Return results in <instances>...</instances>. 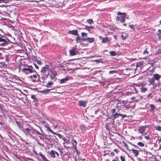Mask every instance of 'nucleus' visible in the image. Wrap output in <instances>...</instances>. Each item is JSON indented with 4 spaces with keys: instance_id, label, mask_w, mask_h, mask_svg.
Returning <instances> with one entry per match:
<instances>
[{
    "instance_id": "26",
    "label": "nucleus",
    "mask_w": 161,
    "mask_h": 161,
    "mask_svg": "<svg viewBox=\"0 0 161 161\" xmlns=\"http://www.w3.org/2000/svg\"><path fill=\"white\" fill-rule=\"evenodd\" d=\"M94 27L93 26H88L87 25H86L85 27L84 28H83V29H86L88 31H90L91 29H94Z\"/></svg>"
},
{
    "instance_id": "40",
    "label": "nucleus",
    "mask_w": 161,
    "mask_h": 161,
    "mask_svg": "<svg viewBox=\"0 0 161 161\" xmlns=\"http://www.w3.org/2000/svg\"><path fill=\"white\" fill-rule=\"evenodd\" d=\"M102 59H96V60H95L94 61L95 62H97V63H101L102 62Z\"/></svg>"
},
{
    "instance_id": "9",
    "label": "nucleus",
    "mask_w": 161,
    "mask_h": 161,
    "mask_svg": "<svg viewBox=\"0 0 161 161\" xmlns=\"http://www.w3.org/2000/svg\"><path fill=\"white\" fill-rule=\"evenodd\" d=\"M23 71L26 74H28L29 73H32L34 72V71L30 68H23Z\"/></svg>"
},
{
    "instance_id": "41",
    "label": "nucleus",
    "mask_w": 161,
    "mask_h": 161,
    "mask_svg": "<svg viewBox=\"0 0 161 161\" xmlns=\"http://www.w3.org/2000/svg\"><path fill=\"white\" fill-rule=\"evenodd\" d=\"M111 112L112 115H113L114 114L116 113H117L118 111L116 112V110L115 109H113L111 110Z\"/></svg>"
},
{
    "instance_id": "54",
    "label": "nucleus",
    "mask_w": 161,
    "mask_h": 161,
    "mask_svg": "<svg viewBox=\"0 0 161 161\" xmlns=\"http://www.w3.org/2000/svg\"><path fill=\"white\" fill-rule=\"evenodd\" d=\"M156 102H158L160 103H161V98H159L158 100H157Z\"/></svg>"
},
{
    "instance_id": "21",
    "label": "nucleus",
    "mask_w": 161,
    "mask_h": 161,
    "mask_svg": "<svg viewBox=\"0 0 161 161\" xmlns=\"http://www.w3.org/2000/svg\"><path fill=\"white\" fill-rule=\"evenodd\" d=\"M52 89H44L43 90L41 91L40 92L41 93H43L45 94H47L50 92V91Z\"/></svg>"
},
{
    "instance_id": "34",
    "label": "nucleus",
    "mask_w": 161,
    "mask_h": 161,
    "mask_svg": "<svg viewBox=\"0 0 161 161\" xmlns=\"http://www.w3.org/2000/svg\"><path fill=\"white\" fill-rule=\"evenodd\" d=\"M85 126L84 125H80V128L81 130H85Z\"/></svg>"
},
{
    "instance_id": "8",
    "label": "nucleus",
    "mask_w": 161,
    "mask_h": 161,
    "mask_svg": "<svg viewBox=\"0 0 161 161\" xmlns=\"http://www.w3.org/2000/svg\"><path fill=\"white\" fill-rule=\"evenodd\" d=\"M83 41H87V42L88 43H92L95 41V38L94 37H86L84 39H82Z\"/></svg>"
},
{
    "instance_id": "39",
    "label": "nucleus",
    "mask_w": 161,
    "mask_h": 161,
    "mask_svg": "<svg viewBox=\"0 0 161 161\" xmlns=\"http://www.w3.org/2000/svg\"><path fill=\"white\" fill-rule=\"evenodd\" d=\"M81 35L83 37L84 36L87 37V33L83 32L81 33Z\"/></svg>"
},
{
    "instance_id": "24",
    "label": "nucleus",
    "mask_w": 161,
    "mask_h": 161,
    "mask_svg": "<svg viewBox=\"0 0 161 161\" xmlns=\"http://www.w3.org/2000/svg\"><path fill=\"white\" fill-rule=\"evenodd\" d=\"M132 153L135 157H136L139 154V152L137 150L132 149H131Z\"/></svg>"
},
{
    "instance_id": "46",
    "label": "nucleus",
    "mask_w": 161,
    "mask_h": 161,
    "mask_svg": "<svg viewBox=\"0 0 161 161\" xmlns=\"http://www.w3.org/2000/svg\"><path fill=\"white\" fill-rule=\"evenodd\" d=\"M116 71L115 70H111L109 72V74H113L116 73Z\"/></svg>"
},
{
    "instance_id": "62",
    "label": "nucleus",
    "mask_w": 161,
    "mask_h": 161,
    "mask_svg": "<svg viewBox=\"0 0 161 161\" xmlns=\"http://www.w3.org/2000/svg\"><path fill=\"white\" fill-rule=\"evenodd\" d=\"M37 63L38 64H41V61L39 60H38L37 61Z\"/></svg>"
},
{
    "instance_id": "35",
    "label": "nucleus",
    "mask_w": 161,
    "mask_h": 161,
    "mask_svg": "<svg viewBox=\"0 0 161 161\" xmlns=\"http://www.w3.org/2000/svg\"><path fill=\"white\" fill-rule=\"evenodd\" d=\"M110 54L111 56H114L116 55V52L114 51H111L110 52Z\"/></svg>"
},
{
    "instance_id": "30",
    "label": "nucleus",
    "mask_w": 161,
    "mask_h": 161,
    "mask_svg": "<svg viewBox=\"0 0 161 161\" xmlns=\"http://www.w3.org/2000/svg\"><path fill=\"white\" fill-rule=\"evenodd\" d=\"M53 82L49 81L47 83V85H46V86L48 88L50 87L51 86H52L53 85Z\"/></svg>"
},
{
    "instance_id": "49",
    "label": "nucleus",
    "mask_w": 161,
    "mask_h": 161,
    "mask_svg": "<svg viewBox=\"0 0 161 161\" xmlns=\"http://www.w3.org/2000/svg\"><path fill=\"white\" fill-rule=\"evenodd\" d=\"M143 53L144 54H147V55H148V52L147 51V49H146L145 51Z\"/></svg>"
},
{
    "instance_id": "57",
    "label": "nucleus",
    "mask_w": 161,
    "mask_h": 161,
    "mask_svg": "<svg viewBox=\"0 0 161 161\" xmlns=\"http://www.w3.org/2000/svg\"><path fill=\"white\" fill-rule=\"evenodd\" d=\"M49 73H48L47 74H46L44 76H45V78L46 79L48 77V76L49 75Z\"/></svg>"
},
{
    "instance_id": "59",
    "label": "nucleus",
    "mask_w": 161,
    "mask_h": 161,
    "mask_svg": "<svg viewBox=\"0 0 161 161\" xmlns=\"http://www.w3.org/2000/svg\"><path fill=\"white\" fill-rule=\"evenodd\" d=\"M110 155L111 156L113 157L114 156V153L112 152L111 153Z\"/></svg>"
},
{
    "instance_id": "53",
    "label": "nucleus",
    "mask_w": 161,
    "mask_h": 161,
    "mask_svg": "<svg viewBox=\"0 0 161 161\" xmlns=\"http://www.w3.org/2000/svg\"><path fill=\"white\" fill-rule=\"evenodd\" d=\"M5 57L6 58L5 59L6 61L8 60V55H5Z\"/></svg>"
},
{
    "instance_id": "2",
    "label": "nucleus",
    "mask_w": 161,
    "mask_h": 161,
    "mask_svg": "<svg viewBox=\"0 0 161 161\" xmlns=\"http://www.w3.org/2000/svg\"><path fill=\"white\" fill-rule=\"evenodd\" d=\"M11 42L6 37L1 36H0V46L5 47L10 45Z\"/></svg>"
},
{
    "instance_id": "13",
    "label": "nucleus",
    "mask_w": 161,
    "mask_h": 161,
    "mask_svg": "<svg viewBox=\"0 0 161 161\" xmlns=\"http://www.w3.org/2000/svg\"><path fill=\"white\" fill-rule=\"evenodd\" d=\"M87 102L86 101L80 100L78 102V104L80 106L85 107Z\"/></svg>"
},
{
    "instance_id": "28",
    "label": "nucleus",
    "mask_w": 161,
    "mask_h": 161,
    "mask_svg": "<svg viewBox=\"0 0 161 161\" xmlns=\"http://www.w3.org/2000/svg\"><path fill=\"white\" fill-rule=\"evenodd\" d=\"M109 41V39L108 37L107 36L103 38L102 40V42L103 43H107Z\"/></svg>"
},
{
    "instance_id": "18",
    "label": "nucleus",
    "mask_w": 161,
    "mask_h": 161,
    "mask_svg": "<svg viewBox=\"0 0 161 161\" xmlns=\"http://www.w3.org/2000/svg\"><path fill=\"white\" fill-rule=\"evenodd\" d=\"M15 122L16 123L17 125L19 128V129H20L21 130H22L24 127V126H23V124L20 122H19L16 121H15Z\"/></svg>"
},
{
    "instance_id": "50",
    "label": "nucleus",
    "mask_w": 161,
    "mask_h": 161,
    "mask_svg": "<svg viewBox=\"0 0 161 161\" xmlns=\"http://www.w3.org/2000/svg\"><path fill=\"white\" fill-rule=\"evenodd\" d=\"M133 103L134 104L131 105V108H134L135 107L136 104L135 103V102H134V101L132 102L131 101V103Z\"/></svg>"
},
{
    "instance_id": "11",
    "label": "nucleus",
    "mask_w": 161,
    "mask_h": 161,
    "mask_svg": "<svg viewBox=\"0 0 161 161\" xmlns=\"http://www.w3.org/2000/svg\"><path fill=\"white\" fill-rule=\"evenodd\" d=\"M48 70H49V66L48 65H46L45 66L42 68L41 72L44 74H46L47 71Z\"/></svg>"
},
{
    "instance_id": "16",
    "label": "nucleus",
    "mask_w": 161,
    "mask_h": 161,
    "mask_svg": "<svg viewBox=\"0 0 161 161\" xmlns=\"http://www.w3.org/2000/svg\"><path fill=\"white\" fill-rule=\"evenodd\" d=\"M71 143L74 150H76L77 151L78 150L76 148V145L77 144L76 141L74 139H72L71 140Z\"/></svg>"
},
{
    "instance_id": "25",
    "label": "nucleus",
    "mask_w": 161,
    "mask_h": 161,
    "mask_svg": "<svg viewBox=\"0 0 161 161\" xmlns=\"http://www.w3.org/2000/svg\"><path fill=\"white\" fill-rule=\"evenodd\" d=\"M58 150L60 151V155L61 156H62L61 158L62 159H63V160H64V156H64V152L63 151V149L62 148H58Z\"/></svg>"
},
{
    "instance_id": "52",
    "label": "nucleus",
    "mask_w": 161,
    "mask_h": 161,
    "mask_svg": "<svg viewBox=\"0 0 161 161\" xmlns=\"http://www.w3.org/2000/svg\"><path fill=\"white\" fill-rule=\"evenodd\" d=\"M145 138L146 139H147V140H148V139H150L149 136V135H147V136H145Z\"/></svg>"
},
{
    "instance_id": "37",
    "label": "nucleus",
    "mask_w": 161,
    "mask_h": 161,
    "mask_svg": "<svg viewBox=\"0 0 161 161\" xmlns=\"http://www.w3.org/2000/svg\"><path fill=\"white\" fill-rule=\"evenodd\" d=\"M9 2L8 0H0V3H6Z\"/></svg>"
},
{
    "instance_id": "55",
    "label": "nucleus",
    "mask_w": 161,
    "mask_h": 161,
    "mask_svg": "<svg viewBox=\"0 0 161 161\" xmlns=\"http://www.w3.org/2000/svg\"><path fill=\"white\" fill-rule=\"evenodd\" d=\"M34 65H35V67L36 69H39V67L36 64H34Z\"/></svg>"
},
{
    "instance_id": "3",
    "label": "nucleus",
    "mask_w": 161,
    "mask_h": 161,
    "mask_svg": "<svg viewBox=\"0 0 161 161\" xmlns=\"http://www.w3.org/2000/svg\"><path fill=\"white\" fill-rule=\"evenodd\" d=\"M32 127L30 125L27 124L24 126L23 129L22 131L23 132L25 135H29L31 137L33 138L31 134Z\"/></svg>"
},
{
    "instance_id": "58",
    "label": "nucleus",
    "mask_w": 161,
    "mask_h": 161,
    "mask_svg": "<svg viewBox=\"0 0 161 161\" xmlns=\"http://www.w3.org/2000/svg\"><path fill=\"white\" fill-rule=\"evenodd\" d=\"M37 155H40L41 157H42V155H43V154L41 152H39V154H37Z\"/></svg>"
},
{
    "instance_id": "7",
    "label": "nucleus",
    "mask_w": 161,
    "mask_h": 161,
    "mask_svg": "<svg viewBox=\"0 0 161 161\" xmlns=\"http://www.w3.org/2000/svg\"><path fill=\"white\" fill-rule=\"evenodd\" d=\"M127 103L126 102V101H119L118 102V103H117L118 106L120 107L121 106H125L126 108H129L130 107V106H128L126 104Z\"/></svg>"
},
{
    "instance_id": "51",
    "label": "nucleus",
    "mask_w": 161,
    "mask_h": 161,
    "mask_svg": "<svg viewBox=\"0 0 161 161\" xmlns=\"http://www.w3.org/2000/svg\"><path fill=\"white\" fill-rule=\"evenodd\" d=\"M120 158L121 161H125V158L122 156L120 157Z\"/></svg>"
},
{
    "instance_id": "29",
    "label": "nucleus",
    "mask_w": 161,
    "mask_h": 161,
    "mask_svg": "<svg viewBox=\"0 0 161 161\" xmlns=\"http://www.w3.org/2000/svg\"><path fill=\"white\" fill-rule=\"evenodd\" d=\"M137 91L136 88L131 85V94H135L137 93Z\"/></svg>"
},
{
    "instance_id": "6",
    "label": "nucleus",
    "mask_w": 161,
    "mask_h": 161,
    "mask_svg": "<svg viewBox=\"0 0 161 161\" xmlns=\"http://www.w3.org/2000/svg\"><path fill=\"white\" fill-rule=\"evenodd\" d=\"M57 75V73L56 71L53 70H51L49 73V76H50V79L52 80L56 81L57 79L56 77Z\"/></svg>"
},
{
    "instance_id": "48",
    "label": "nucleus",
    "mask_w": 161,
    "mask_h": 161,
    "mask_svg": "<svg viewBox=\"0 0 161 161\" xmlns=\"http://www.w3.org/2000/svg\"><path fill=\"white\" fill-rule=\"evenodd\" d=\"M56 134L60 138H63V137L62 136V135L60 134H57L55 133V134Z\"/></svg>"
},
{
    "instance_id": "56",
    "label": "nucleus",
    "mask_w": 161,
    "mask_h": 161,
    "mask_svg": "<svg viewBox=\"0 0 161 161\" xmlns=\"http://www.w3.org/2000/svg\"><path fill=\"white\" fill-rule=\"evenodd\" d=\"M114 152H116V153H118L119 152V151L117 150V149H115L114 150Z\"/></svg>"
},
{
    "instance_id": "5",
    "label": "nucleus",
    "mask_w": 161,
    "mask_h": 161,
    "mask_svg": "<svg viewBox=\"0 0 161 161\" xmlns=\"http://www.w3.org/2000/svg\"><path fill=\"white\" fill-rule=\"evenodd\" d=\"M144 64L143 61L136 63V64H133L131 65V73H135L136 72V69L138 67H141Z\"/></svg>"
},
{
    "instance_id": "45",
    "label": "nucleus",
    "mask_w": 161,
    "mask_h": 161,
    "mask_svg": "<svg viewBox=\"0 0 161 161\" xmlns=\"http://www.w3.org/2000/svg\"><path fill=\"white\" fill-rule=\"evenodd\" d=\"M147 97H149L151 98H152L153 97V96L152 93H149L147 96Z\"/></svg>"
},
{
    "instance_id": "19",
    "label": "nucleus",
    "mask_w": 161,
    "mask_h": 161,
    "mask_svg": "<svg viewBox=\"0 0 161 161\" xmlns=\"http://www.w3.org/2000/svg\"><path fill=\"white\" fill-rule=\"evenodd\" d=\"M68 33L70 34H72L75 36L78 35V31L76 30H73L72 31H69Z\"/></svg>"
},
{
    "instance_id": "33",
    "label": "nucleus",
    "mask_w": 161,
    "mask_h": 161,
    "mask_svg": "<svg viewBox=\"0 0 161 161\" xmlns=\"http://www.w3.org/2000/svg\"><path fill=\"white\" fill-rule=\"evenodd\" d=\"M86 22H87L89 24H91L93 22V20L92 19H87L86 20Z\"/></svg>"
},
{
    "instance_id": "23",
    "label": "nucleus",
    "mask_w": 161,
    "mask_h": 161,
    "mask_svg": "<svg viewBox=\"0 0 161 161\" xmlns=\"http://www.w3.org/2000/svg\"><path fill=\"white\" fill-rule=\"evenodd\" d=\"M49 155L52 158H56V156H55V151L53 150H51L49 153Z\"/></svg>"
},
{
    "instance_id": "36",
    "label": "nucleus",
    "mask_w": 161,
    "mask_h": 161,
    "mask_svg": "<svg viewBox=\"0 0 161 161\" xmlns=\"http://www.w3.org/2000/svg\"><path fill=\"white\" fill-rule=\"evenodd\" d=\"M147 89L145 87H142L141 88V90L142 92H144L147 90Z\"/></svg>"
},
{
    "instance_id": "14",
    "label": "nucleus",
    "mask_w": 161,
    "mask_h": 161,
    "mask_svg": "<svg viewBox=\"0 0 161 161\" xmlns=\"http://www.w3.org/2000/svg\"><path fill=\"white\" fill-rule=\"evenodd\" d=\"M70 55L71 56H74L77 54L78 52L75 50V48H73L69 50Z\"/></svg>"
},
{
    "instance_id": "20",
    "label": "nucleus",
    "mask_w": 161,
    "mask_h": 161,
    "mask_svg": "<svg viewBox=\"0 0 161 161\" xmlns=\"http://www.w3.org/2000/svg\"><path fill=\"white\" fill-rule=\"evenodd\" d=\"M31 133L34 134H37V135H42V134L41 133H40L37 130L34 129L33 127H32V130H31Z\"/></svg>"
},
{
    "instance_id": "60",
    "label": "nucleus",
    "mask_w": 161,
    "mask_h": 161,
    "mask_svg": "<svg viewBox=\"0 0 161 161\" xmlns=\"http://www.w3.org/2000/svg\"><path fill=\"white\" fill-rule=\"evenodd\" d=\"M100 109H97V110L95 111V114H97V113L99 111Z\"/></svg>"
},
{
    "instance_id": "17",
    "label": "nucleus",
    "mask_w": 161,
    "mask_h": 161,
    "mask_svg": "<svg viewBox=\"0 0 161 161\" xmlns=\"http://www.w3.org/2000/svg\"><path fill=\"white\" fill-rule=\"evenodd\" d=\"M120 116V114L118 112L114 114L112 116V119L114 120L116 119L117 118H119Z\"/></svg>"
},
{
    "instance_id": "38",
    "label": "nucleus",
    "mask_w": 161,
    "mask_h": 161,
    "mask_svg": "<svg viewBox=\"0 0 161 161\" xmlns=\"http://www.w3.org/2000/svg\"><path fill=\"white\" fill-rule=\"evenodd\" d=\"M138 145L141 147H143L144 146V144L141 142H139L137 143Z\"/></svg>"
},
{
    "instance_id": "44",
    "label": "nucleus",
    "mask_w": 161,
    "mask_h": 161,
    "mask_svg": "<svg viewBox=\"0 0 161 161\" xmlns=\"http://www.w3.org/2000/svg\"><path fill=\"white\" fill-rule=\"evenodd\" d=\"M120 116L121 117V119H123L125 117H127V115L125 114H120Z\"/></svg>"
},
{
    "instance_id": "27",
    "label": "nucleus",
    "mask_w": 161,
    "mask_h": 161,
    "mask_svg": "<svg viewBox=\"0 0 161 161\" xmlns=\"http://www.w3.org/2000/svg\"><path fill=\"white\" fill-rule=\"evenodd\" d=\"M69 80L68 76H66L64 78L60 80V83H63Z\"/></svg>"
},
{
    "instance_id": "64",
    "label": "nucleus",
    "mask_w": 161,
    "mask_h": 161,
    "mask_svg": "<svg viewBox=\"0 0 161 161\" xmlns=\"http://www.w3.org/2000/svg\"><path fill=\"white\" fill-rule=\"evenodd\" d=\"M81 160H82L83 161H87V160L85 158H83V159L81 158Z\"/></svg>"
},
{
    "instance_id": "63",
    "label": "nucleus",
    "mask_w": 161,
    "mask_h": 161,
    "mask_svg": "<svg viewBox=\"0 0 161 161\" xmlns=\"http://www.w3.org/2000/svg\"><path fill=\"white\" fill-rule=\"evenodd\" d=\"M41 78L43 80H45V79H46V78H45V76H42L41 77Z\"/></svg>"
},
{
    "instance_id": "22",
    "label": "nucleus",
    "mask_w": 161,
    "mask_h": 161,
    "mask_svg": "<svg viewBox=\"0 0 161 161\" xmlns=\"http://www.w3.org/2000/svg\"><path fill=\"white\" fill-rule=\"evenodd\" d=\"M77 36V37L76 38V42L80 43L82 41H83V40H82L83 39H84L85 38H81L80 36L78 35H76Z\"/></svg>"
},
{
    "instance_id": "42",
    "label": "nucleus",
    "mask_w": 161,
    "mask_h": 161,
    "mask_svg": "<svg viewBox=\"0 0 161 161\" xmlns=\"http://www.w3.org/2000/svg\"><path fill=\"white\" fill-rule=\"evenodd\" d=\"M155 129L159 131H161V127L160 126H157L155 127Z\"/></svg>"
},
{
    "instance_id": "15",
    "label": "nucleus",
    "mask_w": 161,
    "mask_h": 161,
    "mask_svg": "<svg viewBox=\"0 0 161 161\" xmlns=\"http://www.w3.org/2000/svg\"><path fill=\"white\" fill-rule=\"evenodd\" d=\"M147 126L146 125L145 126H141L139 127L138 130L141 133L143 134V132H144L145 129L147 128Z\"/></svg>"
},
{
    "instance_id": "32",
    "label": "nucleus",
    "mask_w": 161,
    "mask_h": 161,
    "mask_svg": "<svg viewBox=\"0 0 161 161\" xmlns=\"http://www.w3.org/2000/svg\"><path fill=\"white\" fill-rule=\"evenodd\" d=\"M150 107L151 108V110L152 111H154L155 110V107L153 104H151L150 105Z\"/></svg>"
},
{
    "instance_id": "1",
    "label": "nucleus",
    "mask_w": 161,
    "mask_h": 161,
    "mask_svg": "<svg viewBox=\"0 0 161 161\" xmlns=\"http://www.w3.org/2000/svg\"><path fill=\"white\" fill-rule=\"evenodd\" d=\"M161 78V75L158 74H154L153 75V77L149 79L148 82L150 85H153V86L155 85V80L159 81V80Z\"/></svg>"
},
{
    "instance_id": "61",
    "label": "nucleus",
    "mask_w": 161,
    "mask_h": 161,
    "mask_svg": "<svg viewBox=\"0 0 161 161\" xmlns=\"http://www.w3.org/2000/svg\"><path fill=\"white\" fill-rule=\"evenodd\" d=\"M55 154H56L58 157L59 156V154L57 152L55 151Z\"/></svg>"
},
{
    "instance_id": "43",
    "label": "nucleus",
    "mask_w": 161,
    "mask_h": 161,
    "mask_svg": "<svg viewBox=\"0 0 161 161\" xmlns=\"http://www.w3.org/2000/svg\"><path fill=\"white\" fill-rule=\"evenodd\" d=\"M47 130H48L50 132H52V133L54 134H55V133L49 127H47Z\"/></svg>"
},
{
    "instance_id": "31",
    "label": "nucleus",
    "mask_w": 161,
    "mask_h": 161,
    "mask_svg": "<svg viewBox=\"0 0 161 161\" xmlns=\"http://www.w3.org/2000/svg\"><path fill=\"white\" fill-rule=\"evenodd\" d=\"M62 140L64 141V142L63 143L64 144L65 143L68 144L69 143V140L66 139L65 137H63Z\"/></svg>"
},
{
    "instance_id": "4",
    "label": "nucleus",
    "mask_w": 161,
    "mask_h": 161,
    "mask_svg": "<svg viewBox=\"0 0 161 161\" xmlns=\"http://www.w3.org/2000/svg\"><path fill=\"white\" fill-rule=\"evenodd\" d=\"M117 15L118 16L116 17V20L118 22L123 23L125 22V18L126 16V13L119 12L117 13Z\"/></svg>"
},
{
    "instance_id": "12",
    "label": "nucleus",
    "mask_w": 161,
    "mask_h": 161,
    "mask_svg": "<svg viewBox=\"0 0 161 161\" xmlns=\"http://www.w3.org/2000/svg\"><path fill=\"white\" fill-rule=\"evenodd\" d=\"M38 76H39V77L37 79V76L36 75L34 74L33 75L32 81L33 82H39V81L41 82L40 78H39L40 76L39 75H38Z\"/></svg>"
},
{
    "instance_id": "47",
    "label": "nucleus",
    "mask_w": 161,
    "mask_h": 161,
    "mask_svg": "<svg viewBox=\"0 0 161 161\" xmlns=\"http://www.w3.org/2000/svg\"><path fill=\"white\" fill-rule=\"evenodd\" d=\"M156 34L157 35V36L158 37L159 39H160V38H161V33L158 32L157 33H156Z\"/></svg>"
},
{
    "instance_id": "10",
    "label": "nucleus",
    "mask_w": 161,
    "mask_h": 161,
    "mask_svg": "<svg viewBox=\"0 0 161 161\" xmlns=\"http://www.w3.org/2000/svg\"><path fill=\"white\" fill-rule=\"evenodd\" d=\"M31 98L34 100L33 102L35 103L36 106H37L38 105V99L36 98V95H31Z\"/></svg>"
}]
</instances>
